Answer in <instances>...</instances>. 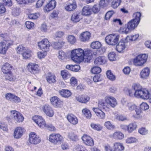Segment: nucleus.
I'll use <instances>...</instances> for the list:
<instances>
[{
  "instance_id": "obj_48",
  "label": "nucleus",
  "mask_w": 151,
  "mask_h": 151,
  "mask_svg": "<svg viewBox=\"0 0 151 151\" xmlns=\"http://www.w3.org/2000/svg\"><path fill=\"white\" fill-rule=\"evenodd\" d=\"M106 75L107 78L111 81H114L115 79V76L113 75L110 70L107 71Z\"/></svg>"
},
{
  "instance_id": "obj_16",
  "label": "nucleus",
  "mask_w": 151,
  "mask_h": 151,
  "mask_svg": "<svg viewBox=\"0 0 151 151\" xmlns=\"http://www.w3.org/2000/svg\"><path fill=\"white\" fill-rule=\"evenodd\" d=\"M105 101L112 107H115L117 104L116 99L113 97L107 96L105 97Z\"/></svg>"
},
{
  "instance_id": "obj_8",
  "label": "nucleus",
  "mask_w": 151,
  "mask_h": 151,
  "mask_svg": "<svg viewBox=\"0 0 151 151\" xmlns=\"http://www.w3.org/2000/svg\"><path fill=\"white\" fill-rule=\"evenodd\" d=\"M50 46V43L47 39H43L38 43V46L43 51H48Z\"/></svg>"
},
{
  "instance_id": "obj_45",
  "label": "nucleus",
  "mask_w": 151,
  "mask_h": 151,
  "mask_svg": "<svg viewBox=\"0 0 151 151\" xmlns=\"http://www.w3.org/2000/svg\"><path fill=\"white\" fill-rule=\"evenodd\" d=\"M126 107H127L129 111H130L135 110L137 107L135 105L130 103H127Z\"/></svg>"
},
{
  "instance_id": "obj_49",
  "label": "nucleus",
  "mask_w": 151,
  "mask_h": 151,
  "mask_svg": "<svg viewBox=\"0 0 151 151\" xmlns=\"http://www.w3.org/2000/svg\"><path fill=\"white\" fill-rule=\"evenodd\" d=\"M137 141V139L136 138L133 137H128L126 140V142L128 144L134 143Z\"/></svg>"
},
{
  "instance_id": "obj_39",
  "label": "nucleus",
  "mask_w": 151,
  "mask_h": 151,
  "mask_svg": "<svg viewBox=\"0 0 151 151\" xmlns=\"http://www.w3.org/2000/svg\"><path fill=\"white\" fill-rule=\"evenodd\" d=\"M104 126L107 129L109 130H113L115 128V126L109 121L106 122L104 123Z\"/></svg>"
},
{
  "instance_id": "obj_30",
  "label": "nucleus",
  "mask_w": 151,
  "mask_h": 151,
  "mask_svg": "<svg viewBox=\"0 0 151 151\" xmlns=\"http://www.w3.org/2000/svg\"><path fill=\"white\" fill-rule=\"evenodd\" d=\"M71 20L74 23L79 22L80 20L79 13L78 12H77L73 13L71 16Z\"/></svg>"
},
{
  "instance_id": "obj_28",
  "label": "nucleus",
  "mask_w": 151,
  "mask_h": 151,
  "mask_svg": "<svg viewBox=\"0 0 151 151\" xmlns=\"http://www.w3.org/2000/svg\"><path fill=\"white\" fill-rule=\"evenodd\" d=\"M60 95L65 98H68L71 95V92L68 90L63 89L59 91Z\"/></svg>"
},
{
  "instance_id": "obj_44",
  "label": "nucleus",
  "mask_w": 151,
  "mask_h": 151,
  "mask_svg": "<svg viewBox=\"0 0 151 151\" xmlns=\"http://www.w3.org/2000/svg\"><path fill=\"white\" fill-rule=\"evenodd\" d=\"M121 0H113L111 6L114 9H116L120 5Z\"/></svg>"
},
{
  "instance_id": "obj_9",
  "label": "nucleus",
  "mask_w": 151,
  "mask_h": 151,
  "mask_svg": "<svg viewBox=\"0 0 151 151\" xmlns=\"http://www.w3.org/2000/svg\"><path fill=\"white\" fill-rule=\"evenodd\" d=\"M29 141L31 144L36 145L40 142L41 139L35 133L32 132L30 133L29 134Z\"/></svg>"
},
{
  "instance_id": "obj_55",
  "label": "nucleus",
  "mask_w": 151,
  "mask_h": 151,
  "mask_svg": "<svg viewBox=\"0 0 151 151\" xmlns=\"http://www.w3.org/2000/svg\"><path fill=\"white\" fill-rule=\"evenodd\" d=\"M66 57L65 53L62 50H60L59 52L58 58L59 59L63 60Z\"/></svg>"
},
{
  "instance_id": "obj_34",
  "label": "nucleus",
  "mask_w": 151,
  "mask_h": 151,
  "mask_svg": "<svg viewBox=\"0 0 151 151\" xmlns=\"http://www.w3.org/2000/svg\"><path fill=\"white\" fill-rule=\"evenodd\" d=\"M65 43V42L63 41L54 42L52 44V46L55 49H60L61 48Z\"/></svg>"
},
{
  "instance_id": "obj_35",
  "label": "nucleus",
  "mask_w": 151,
  "mask_h": 151,
  "mask_svg": "<svg viewBox=\"0 0 151 151\" xmlns=\"http://www.w3.org/2000/svg\"><path fill=\"white\" fill-rule=\"evenodd\" d=\"M61 75L64 79H66L69 78L70 76V74L68 71L64 70L61 71Z\"/></svg>"
},
{
  "instance_id": "obj_15",
  "label": "nucleus",
  "mask_w": 151,
  "mask_h": 151,
  "mask_svg": "<svg viewBox=\"0 0 151 151\" xmlns=\"http://www.w3.org/2000/svg\"><path fill=\"white\" fill-rule=\"evenodd\" d=\"M106 58L104 56H101L96 58L94 60V63L96 65H103L106 63Z\"/></svg>"
},
{
  "instance_id": "obj_40",
  "label": "nucleus",
  "mask_w": 151,
  "mask_h": 151,
  "mask_svg": "<svg viewBox=\"0 0 151 151\" xmlns=\"http://www.w3.org/2000/svg\"><path fill=\"white\" fill-rule=\"evenodd\" d=\"M113 137L116 139H121L124 137V135L121 132H117L113 134Z\"/></svg>"
},
{
  "instance_id": "obj_5",
  "label": "nucleus",
  "mask_w": 151,
  "mask_h": 151,
  "mask_svg": "<svg viewBox=\"0 0 151 151\" xmlns=\"http://www.w3.org/2000/svg\"><path fill=\"white\" fill-rule=\"evenodd\" d=\"M119 37L116 34H110L106 37L105 40L108 45H115L118 43Z\"/></svg>"
},
{
  "instance_id": "obj_32",
  "label": "nucleus",
  "mask_w": 151,
  "mask_h": 151,
  "mask_svg": "<svg viewBox=\"0 0 151 151\" xmlns=\"http://www.w3.org/2000/svg\"><path fill=\"white\" fill-rule=\"evenodd\" d=\"M76 7V4L75 1H73L72 3L68 5L65 7V9L68 11H70L75 9Z\"/></svg>"
},
{
  "instance_id": "obj_64",
  "label": "nucleus",
  "mask_w": 151,
  "mask_h": 151,
  "mask_svg": "<svg viewBox=\"0 0 151 151\" xmlns=\"http://www.w3.org/2000/svg\"><path fill=\"white\" fill-rule=\"evenodd\" d=\"M70 82L71 85L73 86H74L77 85V80L74 77H72L70 79Z\"/></svg>"
},
{
  "instance_id": "obj_58",
  "label": "nucleus",
  "mask_w": 151,
  "mask_h": 151,
  "mask_svg": "<svg viewBox=\"0 0 151 151\" xmlns=\"http://www.w3.org/2000/svg\"><path fill=\"white\" fill-rule=\"evenodd\" d=\"M140 108L141 110H145L149 109V106L147 103H143L140 105Z\"/></svg>"
},
{
  "instance_id": "obj_51",
  "label": "nucleus",
  "mask_w": 151,
  "mask_h": 151,
  "mask_svg": "<svg viewBox=\"0 0 151 151\" xmlns=\"http://www.w3.org/2000/svg\"><path fill=\"white\" fill-rule=\"evenodd\" d=\"M40 16L38 13L30 14L28 15V17L31 19H35L37 18Z\"/></svg>"
},
{
  "instance_id": "obj_17",
  "label": "nucleus",
  "mask_w": 151,
  "mask_h": 151,
  "mask_svg": "<svg viewBox=\"0 0 151 151\" xmlns=\"http://www.w3.org/2000/svg\"><path fill=\"white\" fill-rule=\"evenodd\" d=\"M56 5V2L55 0H51L45 6L44 12H48L53 9Z\"/></svg>"
},
{
  "instance_id": "obj_20",
  "label": "nucleus",
  "mask_w": 151,
  "mask_h": 151,
  "mask_svg": "<svg viewBox=\"0 0 151 151\" xmlns=\"http://www.w3.org/2000/svg\"><path fill=\"white\" fill-rule=\"evenodd\" d=\"M124 40L122 39L118 43L116 46V50L119 52H122L125 48L126 42L124 41Z\"/></svg>"
},
{
  "instance_id": "obj_14",
  "label": "nucleus",
  "mask_w": 151,
  "mask_h": 151,
  "mask_svg": "<svg viewBox=\"0 0 151 151\" xmlns=\"http://www.w3.org/2000/svg\"><path fill=\"white\" fill-rule=\"evenodd\" d=\"M82 139L83 142L86 145L91 146L94 145V143L93 139L86 134H84L82 137Z\"/></svg>"
},
{
  "instance_id": "obj_33",
  "label": "nucleus",
  "mask_w": 151,
  "mask_h": 151,
  "mask_svg": "<svg viewBox=\"0 0 151 151\" xmlns=\"http://www.w3.org/2000/svg\"><path fill=\"white\" fill-rule=\"evenodd\" d=\"M66 68L68 69L75 72L78 71L80 68V67L78 65H67L66 66Z\"/></svg>"
},
{
  "instance_id": "obj_22",
  "label": "nucleus",
  "mask_w": 151,
  "mask_h": 151,
  "mask_svg": "<svg viewBox=\"0 0 151 151\" xmlns=\"http://www.w3.org/2000/svg\"><path fill=\"white\" fill-rule=\"evenodd\" d=\"M12 68V66L11 65L8 63H6L2 66L1 70L4 73H10Z\"/></svg>"
},
{
  "instance_id": "obj_62",
  "label": "nucleus",
  "mask_w": 151,
  "mask_h": 151,
  "mask_svg": "<svg viewBox=\"0 0 151 151\" xmlns=\"http://www.w3.org/2000/svg\"><path fill=\"white\" fill-rule=\"evenodd\" d=\"M45 128H47L48 130L51 131H54L55 130V128L52 124H46Z\"/></svg>"
},
{
  "instance_id": "obj_38",
  "label": "nucleus",
  "mask_w": 151,
  "mask_h": 151,
  "mask_svg": "<svg viewBox=\"0 0 151 151\" xmlns=\"http://www.w3.org/2000/svg\"><path fill=\"white\" fill-rule=\"evenodd\" d=\"M137 125L135 122L132 123L127 126V131L129 133L132 132L135 129Z\"/></svg>"
},
{
  "instance_id": "obj_12",
  "label": "nucleus",
  "mask_w": 151,
  "mask_h": 151,
  "mask_svg": "<svg viewBox=\"0 0 151 151\" xmlns=\"http://www.w3.org/2000/svg\"><path fill=\"white\" fill-rule=\"evenodd\" d=\"M39 66L35 63H30L27 65L28 70L32 74H35L39 72Z\"/></svg>"
},
{
  "instance_id": "obj_41",
  "label": "nucleus",
  "mask_w": 151,
  "mask_h": 151,
  "mask_svg": "<svg viewBox=\"0 0 151 151\" xmlns=\"http://www.w3.org/2000/svg\"><path fill=\"white\" fill-rule=\"evenodd\" d=\"M68 136L69 138L73 141H76L78 140V136L73 132L68 133Z\"/></svg>"
},
{
  "instance_id": "obj_61",
  "label": "nucleus",
  "mask_w": 151,
  "mask_h": 151,
  "mask_svg": "<svg viewBox=\"0 0 151 151\" xmlns=\"http://www.w3.org/2000/svg\"><path fill=\"white\" fill-rule=\"evenodd\" d=\"M138 132L140 134L143 135H146L148 133V131L145 128L140 129L138 130Z\"/></svg>"
},
{
  "instance_id": "obj_54",
  "label": "nucleus",
  "mask_w": 151,
  "mask_h": 151,
  "mask_svg": "<svg viewBox=\"0 0 151 151\" xmlns=\"http://www.w3.org/2000/svg\"><path fill=\"white\" fill-rule=\"evenodd\" d=\"M91 9L94 13L96 14L98 13L100 11V6L99 5H95Z\"/></svg>"
},
{
  "instance_id": "obj_37",
  "label": "nucleus",
  "mask_w": 151,
  "mask_h": 151,
  "mask_svg": "<svg viewBox=\"0 0 151 151\" xmlns=\"http://www.w3.org/2000/svg\"><path fill=\"white\" fill-rule=\"evenodd\" d=\"M82 113L84 116L87 119H90L91 116V114L90 110L87 108H84L82 110Z\"/></svg>"
},
{
  "instance_id": "obj_46",
  "label": "nucleus",
  "mask_w": 151,
  "mask_h": 151,
  "mask_svg": "<svg viewBox=\"0 0 151 151\" xmlns=\"http://www.w3.org/2000/svg\"><path fill=\"white\" fill-rule=\"evenodd\" d=\"M91 128L97 131H100L102 128L101 126L99 124H96L94 123H91Z\"/></svg>"
},
{
  "instance_id": "obj_36",
  "label": "nucleus",
  "mask_w": 151,
  "mask_h": 151,
  "mask_svg": "<svg viewBox=\"0 0 151 151\" xmlns=\"http://www.w3.org/2000/svg\"><path fill=\"white\" fill-rule=\"evenodd\" d=\"M66 39L68 42L71 45H73L76 41V38L73 35H68Z\"/></svg>"
},
{
  "instance_id": "obj_7",
  "label": "nucleus",
  "mask_w": 151,
  "mask_h": 151,
  "mask_svg": "<svg viewBox=\"0 0 151 151\" xmlns=\"http://www.w3.org/2000/svg\"><path fill=\"white\" fill-rule=\"evenodd\" d=\"M48 140L55 145H59L63 142V137L59 134H52L50 135Z\"/></svg>"
},
{
  "instance_id": "obj_60",
  "label": "nucleus",
  "mask_w": 151,
  "mask_h": 151,
  "mask_svg": "<svg viewBox=\"0 0 151 151\" xmlns=\"http://www.w3.org/2000/svg\"><path fill=\"white\" fill-rule=\"evenodd\" d=\"M132 89H127V92L129 95L131 97L134 96V93H135V91L132 88Z\"/></svg>"
},
{
  "instance_id": "obj_3",
  "label": "nucleus",
  "mask_w": 151,
  "mask_h": 151,
  "mask_svg": "<svg viewBox=\"0 0 151 151\" xmlns=\"http://www.w3.org/2000/svg\"><path fill=\"white\" fill-rule=\"evenodd\" d=\"M132 88L135 91V97L144 99H147L150 98V93L148 90L142 88L139 84H134L132 85Z\"/></svg>"
},
{
  "instance_id": "obj_6",
  "label": "nucleus",
  "mask_w": 151,
  "mask_h": 151,
  "mask_svg": "<svg viewBox=\"0 0 151 151\" xmlns=\"http://www.w3.org/2000/svg\"><path fill=\"white\" fill-rule=\"evenodd\" d=\"M147 58L146 54L139 55L133 59V63L136 66H141L146 62Z\"/></svg>"
},
{
  "instance_id": "obj_47",
  "label": "nucleus",
  "mask_w": 151,
  "mask_h": 151,
  "mask_svg": "<svg viewBox=\"0 0 151 151\" xmlns=\"http://www.w3.org/2000/svg\"><path fill=\"white\" fill-rule=\"evenodd\" d=\"M107 103L106 102H105L103 100H101L99 101L98 106L100 108L105 109L107 107Z\"/></svg>"
},
{
  "instance_id": "obj_18",
  "label": "nucleus",
  "mask_w": 151,
  "mask_h": 151,
  "mask_svg": "<svg viewBox=\"0 0 151 151\" xmlns=\"http://www.w3.org/2000/svg\"><path fill=\"white\" fill-rule=\"evenodd\" d=\"M24 129L23 128L20 127L16 128L14 133V137L16 138H19L22 136Z\"/></svg>"
},
{
  "instance_id": "obj_19",
  "label": "nucleus",
  "mask_w": 151,
  "mask_h": 151,
  "mask_svg": "<svg viewBox=\"0 0 151 151\" xmlns=\"http://www.w3.org/2000/svg\"><path fill=\"white\" fill-rule=\"evenodd\" d=\"M93 110L96 115L100 119H104L105 117V114L104 112L98 108H93Z\"/></svg>"
},
{
  "instance_id": "obj_59",
  "label": "nucleus",
  "mask_w": 151,
  "mask_h": 151,
  "mask_svg": "<svg viewBox=\"0 0 151 151\" xmlns=\"http://www.w3.org/2000/svg\"><path fill=\"white\" fill-rule=\"evenodd\" d=\"M139 35L138 34L135 35H132L131 37L129 36H127L126 37V40H129L131 41H135L139 37Z\"/></svg>"
},
{
  "instance_id": "obj_52",
  "label": "nucleus",
  "mask_w": 151,
  "mask_h": 151,
  "mask_svg": "<svg viewBox=\"0 0 151 151\" xmlns=\"http://www.w3.org/2000/svg\"><path fill=\"white\" fill-rule=\"evenodd\" d=\"M109 59L111 61L116 60V55L114 52H112L109 53L108 55Z\"/></svg>"
},
{
  "instance_id": "obj_57",
  "label": "nucleus",
  "mask_w": 151,
  "mask_h": 151,
  "mask_svg": "<svg viewBox=\"0 0 151 151\" xmlns=\"http://www.w3.org/2000/svg\"><path fill=\"white\" fill-rule=\"evenodd\" d=\"M26 27L28 29H31L33 28L34 26V23L29 21H27L25 23Z\"/></svg>"
},
{
  "instance_id": "obj_10",
  "label": "nucleus",
  "mask_w": 151,
  "mask_h": 151,
  "mask_svg": "<svg viewBox=\"0 0 151 151\" xmlns=\"http://www.w3.org/2000/svg\"><path fill=\"white\" fill-rule=\"evenodd\" d=\"M32 119L40 128H44L45 126V122L42 116H35L33 117Z\"/></svg>"
},
{
  "instance_id": "obj_25",
  "label": "nucleus",
  "mask_w": 151,
  "mask_h": 151,
  "mask_svg": "<svg viewBox=\"0 0 151 151\" xmlns=\"http://www.w3.org/2000/svg\"><path fill=\"white\" fill-rule=\"evenodd\" d=\"M76 99L81 103H86L89 101L90 98L87 95H82L76 97Z\"/></svg>"
},
{
  "instance_id": "obj_43",
  "label": "nucleus",
  "mask_w": 151,
  "mask_h": 151,
  "mask_svg": "<svg viewBox=\"0 0 151 151\" xmlns=\"http://www.w3.org/2000/svg\"><path fill=\"white\" fill-rule=\"evenodd\" d=\"M101 46V43L98 41L93 42L91 44V47L93 49H99Z\"/></svg>"
},
{
  "instance_id": "obj_29",
  "label": "nucleus",
  "mask_w": 151,
  "mask_h": 151,
  "mask_svg": "<svg viewBox=\"0 0 151 151\" xmlns=\"http://www.w3.org/2000/svg\"><path fill=\"white\" fill-rule=\"evenodd\" d=\"M91 37V34L88 32H86L81 35L80 39L81 41L85 42L88 40Z\"/></svg>"
},
{
  "instance_id": "obj_31",
  "label": "nucleus",
  "mask_w": 151,
  "mask_h": 151,
  "mask_svg": "<svg viewBox=\"0 0 151 151\" xmlns=\"http://www.w3.org/2000/svg\"><path fill=\"white\" fill-rule=\"evenodd\" d=\"M31 51L30 50L26 48L23 52L22 53V56L24 58L27 59L31 57Z\"/></svg>"
},
{
  "instance_id": "obj_27",
  "label": "nucleus",
  "mask_w": 151,
  "mask_h": 151,
  "mask_svg": "<svg viewBox=\"0 0 151 151\" xmlns=\"http://www.w3.org/2000/svg\"><path fill=\"white\" fill-rule=\"evenodd\" d=\"M92 9L91 7L88 5L84 6L82 10V14L83 15L87 16L91 14Z\"/></svg>"
},
{
  "instance_id": "obj_26",
  "label": "nucleus",
  "mask_w": 151,
  "mask_h": 151,
  "mask_svg": "<svg viewBox=\"0 0 151 151\" xmlns=\"http://www.w3.org/2000/svg\"><path fill=\"white\" fill-rule=\"evenodd\" d=\"M52 104L54 106L58 107L61 104L62 102L57 96H53L50 99Z\"/></svg>"
},
{
  "instance_id": "obj_4",
  "label": "nucleus",
  "mask_w": 151,
  "mask_h": 151,
  "mask_svg": "<svg viewBox=\"0 0 151 151\" xmlns=\"http://www.w3.org/2000/svg\"><path fill=\"white\" fill-rule=\"evenodd\" d=\"M13 45V42L10 40H4L0 42V53L5 54L10 46Z\"/></svg>"
},
{
  "instance_id": "obj_21",
  "label": "nucleus",
  "mask_w": 151,
  "mask_h": 151,
  "mask_svg": "<svg viewBox=\"0 0 151 151\" xmlns=\"http://www.w3.org/2000/svg\"><path fill=\"white\" fill-rule=\"evenodd\" d=\"M150 70L148 67H146L143 69L140 74V78L143 79H146L149 76Z\"/></svg>"
},
{
  "instance_id": "obj_1",
  "label": "nucleus",
  "mask_w": 151,
  "mask_h": 151,
  "mask_svg": "<svg viewBox=\"0 0 151 151\" xmlns=\"http://www.w3.org/2000/svg\"><path fill=\"white\" fill-rule=\"evenodd\" d=\"M91 51L89 50H84L79 48L73 50L71 53V58L74 61L80 62L83 61L89 63L92 58Z\"/></svg>"
},
{
  "instance_id": "obj_56",
  "label": "nucleus",
  "mask_w": 151,
  "mask_h": 151,
  "mask_svg": "<svg viewBox=\"0 0 151 151\" xmlns=\"http://www.w3.org/2000/svg\"><path fill=\"white\" fill-rule=\"evenodd\" d=\"M44 52H37V54L38 57L39 58H44L47 55V51H44Z\"/></svg>"
},
{
  "instance_id": "obj_24",
  "label": "nucleus",
  "mask_w": 151,
  "mask_h": 151,
  "mask_svg": "<svg viewBox=\"0 0 151 151\" xmlns=\"http://www.w3.org/2000/svg\"><path fill=\"white\" fill-rule=\"evenodd\" d=\"M67 118L68 121L73 124H76L78 122L77 117L72 114H68L67 116Z\"/></svg>"
},
{
  "instance_id": "obj_11",
  "label": "nucleus",
  "mask_w": 151,
  "mask_h": 151,
  "mask_svg": "<svg viewBox=\"0 0 151 151\" xmlns=\"http://www.w3.org/2000/svg\"><path fill=\"white\" fill-rule=\"evenodd\" d=\"M11 114L12 117L16 122H20L23 121L24 117L19 113L16 111H12Z\"/></svg>"
},
{
  "instance_id": "obj_42",
  "label": "nucleus",
  "mask_w": 151,
  "mask_h": 151,
  "mask_svg": "<svg viewBox=\"0 0 151 151\" xmlns=\"http://www.w3.org/2000/svg\"><path fill=\"white\" fill-rule=\"evenodd\" d=\"M74 151H88L84 146L81 145H78L74 146Z\"/></svg>"
},
{
  "instance_id": "obj_63",
  "label": "nucleus",
  "mask_w": 151,
  "mask_h": 151,
  "mask_svg": "<svg viewBox=\"0 0 151 151\" xmlns=\"http://www.w3.org/2000/svg\"><path fill=\"white\" fill-rule=\"evenodd\" d=\"M93 79L94 82H97L101 81L100 78V75L98 74L96 75L93 77Z\"/></svg>"
},
{
  "instance_id": "obj_2",
  "label": "nucleus",
  "mask_w": 151,
  "mask_h": 151,
  "mask_svg": "<svg viewBox=\"0 0 151 151\" xmlns=\"http://www.w3.org/2000/svg\"><path fill=\"white\" fill-rule=\"evenodd\" d=\"M141 16V14L140 12L134 13L133 16V19L129 22L124 28L121 29L122 32L126 34H128L136 27L140 22Z\"/></svg>"
},
{
  "instance_id": "obj_13",
  "label": "nucleus",
  "mask_w": 151,
  "mask_h": 151,
  "mask_svg": "<svg viewBox=\"0 0 151 151\" xmlns=\"http://www.w3.org/2000/svg\"><path fill=\"white\" fill-rule=\"evenodd\" d=\"M42 110L46 114L50 117L54 115V111L52 108L48 104H46L42 107Z\"/></svg>"
},
{
  "instance_id": "obj_50",
  "label": "nucleus",
  "mask_w": 151,
  "mask_h": 151,
  "mask_svg": "<svg viewBox=\"0 0 151 151\" xmlns=\"http://www.w3.org/2000/svg\"><path fill=\"white\" fill-rule=\"evenodd\" d=\"M91 71L93 74H99L101 71V69L99 67L95 66L92 68Z\"/></svg>"
},
{
  "instance_id": "obj_53",
  "label": "nucleus",
  "mask_w": 151,
  "mask_h": 151,
  "mask_svg": "<svg viewBox=\"0 0 151 151\" xmlns=\"http://www.w3.org/2000/svg\"><path fill=\"white\" fill-rule=\"evenodd\" d=\"M109 3V0H101L99 3V6L103 7L106 6Z\"/></svg>"
},
{
  "instance_id": "obj_23",
  "label": "nucleus",
  "mask_w": 151,
  "mask_h": 151,
  "mask_svg": "<svg viewBox=\"0 0 151 151\" xmlns=\"http://www.w3.org/2000/svg\"><path fill=\"white\" fill-rule=\"evenodd\" d=\"M46 75V79L49 83H55L56 82V77L54 74L49 72L47 73Z\"/></svg>"
}]
</instances>
